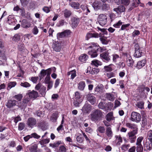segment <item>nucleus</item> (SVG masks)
Here are the masks:
<instances>
[{"label": "nucleus", "instance_id": "1", "mask_svg": "<svg viewBox=\"0 0 152 152\" xmlns=\"http://www.w3.org/2000/svg\"><path fill=\"white\" fill-rule=\"evenodd\" d=\"M88 46L87 49L89 50L88 53L91 58L96 57L98 55V52H101L103 51V49L99 47L94 43H90L88 44Z\"/></svg>", "mask_w": 152, "mask_h": 152}, {"label": "nucleus", "instance_id": "2", "mask_svg": "<svg viewBox=\"0 0 152 152\" xmlns=\"http://www.w3.org/2000/svg\"><path fill=\"white\" fill-rule=\"evenodd\" d=\"M103 115V113L101 110H96L90 115V118L91 121L96 122L100 121Z\"/></svg>", "mask_w": 152, "mask_h": 152}, {"label": "nucleus", "instance_id": "3", "mask_svg": "<svg viewBox=\"0 0 152 152\" xmlns=\"http://www.w3.org/2000/svg\"><path fill=\"white\" fill-rule=\"evenodd\" d=\"M138 89L141 97L143 99L146 98L148 94V92L150 91V88L142 85L138 87Z\"/></svg>", "mask_w": 152, "mask_h": 152}, {"label": "nucleus", "instance_id": "4", "mask_svg": "<svg viewBox=\"0 0 152 152\" xmlns=\"http://www.w3.org/2000/svg\"><path fill=\"white\" fill-rule=\"evenodd\" d=\"M32 104V102H30V99L28 97H24L22 100V102L18 103V106L21 109L25 108L27 106H30Z\"/></svg>", "mask_w": 152, "mask_h": 152}, {"label": "nucleus", "instance_id": "5", "mask_svg": "<svg viewBox=\"0 0 152 152\" xmlns=\"http://www.w3.org/2000/svg\"><path fill=\"white\" fill-rule=\"evenodd\" d=\"M137 133V129H134L128 133L127 136L131 143H132L135 141L136 138V134Z\"/></svg>", "mask_w": 152, "mask_h": 152}, {"label": "nucleus", "instance_id": "6", "mask_svg": "<svg viewBox=\"0 0 152 152\" xmlns=\"http://www.w3.org/2000/svg\"><path fill=\"white\" fill-rule=\"evenodd\" d=\"M141 117L140 114L137 112H133L132 113L131 120L133 121L138 123L141 121Z\"/></svg>", "mask_w": 152, "mask_h": 152}, {"label": "nucleus", "instance_id": "7", "mask_svg": "<svg viewBox=\"0 0 152 152\" xmlns=\"http://www.w3.org/2000/svg\"><path fill=\"white\" fill-rule=\"evenodd\" d=\"M135 53L134 54V57L137 58L141 57L142 54V48L140 47L138 44H136L135 46Z\"/></svg>", "mask_w": 152, "mask_h": 152}, {"label": "nucleus", "instance_id": "8", "mask_svg": "<svg viewBox=\"0 0 152 152\" xmlns=\"http://www.w3.org/2000/svg\"><path fill=\"white\" fill-rule=\"evenodd\" d=\"M107 19V16L105 15L100 14L98 18L99 24L102 26L104 25L106 23Z\"/></svg>", "mask_w": 152, "mask_h": 152}, {"label": "nucleus", "instance_id": "9", "mask_svg": "<svg viewBox=\"0 0 152 152\" xmlns=\"http://www.w3.org/2000/svg\"><path fill=\"white\" fill-rule=\"evenodd\" d=\"M104 92V86L101 84L98 85L94 89V93L96 95H101Z\"/></svg>", "mask_w": 152, "mask_h": 152}, {"label": "nucleus", "instance_id": "10", "mask_svg": "<svg viewBox=\"0 0 152 152\" xmlns=\"http://www.w3.org/2000/svg\"><path fill=\"white\" fill-rule=\"evenodd\" d=\"M51 73V68H49L46 70L43 69L41 71L39 75L40 77V80H41L42 78L45 77L46 75L47 76L50 75Z\"/></svg>", "mask_w": 152, "mask_h": 152}, {"label": "nucleus", "instance_id": "11", "mask_svg": "<svg viewBox=\"0 0 152 152\" xmlns=\"http://www.w3.org/2000/svg\"><path fill=\"white\" fill-rule=\"evenodd\" d=\"M37 123V121L36 119L33 118H29L28 119L27 124L28 127L32 128Z\"/></svg>", "mask_w": 152, "mask_h": 152}, {"label": "nucleus", "instance_id": "12", "mask_svg": "<svg viewBox=\"0 0 152 152\" xmlns=\"http://www.w3.org/2000/svg\"><path fill=\"white\" fill-rule=\"evenodd\" d=\"M108 52H104L100 54V56L103 61L106 62H108L110 60V56Z\"/></svg>", "mask_w": 152, "mask_h": 152}, {"label": "nucleus", "instance_id": "13", "mask_svg": "<svg viewBox=\"0 0 152 152\" xmlns=\"http://www.w3.org/2000/svg\"><path fill=\"white\" fill-rule=\"evenodd\" d=\"M38 92L34 90L32 91L29 90L26 94V95H28L30 99L34 98L35 99L38 97Z\"/></svg>", "mask_w": 152, "mask_h": 152}, {"label": "nucleus", "instance_id": "14", "mask_svg": "<svg viewBox=\"0 0 152 152\" xmlns=\"http://www.w3.org/2000/svg\"><path fill=\"white\" fill-rule=\"evenodd\" d=\"M125 56L127 57L126 63L128 66L132 67L134 64V61L129 55L126 54Z\"/></svg>", "mask_w": 152, "mask_h": 152}, {"label": "nucleus", "instance_id": "15", "mask_svg": "<svg viewBox=\"0 0 152 152\" xmlns=\"http://www.w3.org/2000/svg\"><path fill=\"white\" fill-rule=\"evenodd\" d=\"M80 20L79 19L74 17L72 18L71 20V24L73 28H75L77 26L79 23Z\"/></svg>", "mask_w": 152, "mask_h": 152}, {"label": "nucleus", "instance_id": "16", "mask_svg": "<svg viewBox=\"0 0 152 152\" xmlns=\"http://www.w3.org/2000/svg\"><path fill=\"white\" fill-rule=\"evenodd\" d=\"M146 63V61L145 60H142L138 61L136 66V67L138 69H141L144 66Z\"/></svg>", "mask_w": 152, "mask_h": 152}, {"label": "nucleus", "instance_id": "17", "mask_svg": "<svg viewBox=\"0 0 152 152\" xmlns=\"http://www.w3.org/2000/svg\"><path fill=\"white\" fill-rule=\"evenodd\" d=\"M70 32L69 30H66L64 31L61 33H59L57 34L58 37L60 38L68 36L70 34Z\"/></svg>", "mask_w": 152, "mask_h": 152}, {"label": "nucleus", "instance_id": "18", "mask_svg": "<svg viewBox=\"0 0 152 152\" xmlns=\"http://www.w3.org/2000/svg\"><path fill=\"white\" fill-rule=\"evenodd\" d=\"M87 99L92 104H94L96 103V98L91 94H89L88 95Z\"/></svg>", "mask_w": 152, "mask_h": 152}, {"label": "nucleus", "instance_id": "19", "mask_svg": "<svg viewBox=\"0 0 152 152\" xmlns=\"http://www.w3.org/2000/svg\"><path fill=\"white\" fill-rule=\"evenodd\" d=\"M53 49L56 51H59L61 49V44L58 42H55L53 45Z\"/></svg>", "mask_w": 152, "mask_h": 152}, {"label": "nucleus", "instance_id": "20", "mask_svg": "<svg viewBox=\"0 0 152 152\" xmlns=\"http://www.w3.org/2000/svg\"><path fill=\"white\" fill-rule=\"evenodd\" d=\"M102 5L101 2L98 1H95L93 4L92 6L95 10H97L99 9Z\"/></svg>", "mask_w": 152, "mask_h": 152}, {"label": "nucleus", "instance_id": "21", "mask_svg": "<svg viewBox=\"0 0 152 152\" xmlns=\"http://www.w3.org/2000/svg\"><path fill=\"white\" fill-rule=\"evenodd\" d=\"M125 10L124 7L122 5H120L117 8H114L113 11L119 14L124 12Z\"/></svg>", "mask_w": 152, "mask_h": 152}, {"label": "nucleus", "instance_id": "22", "mask_svg": "<svg viewBox=\"0 0 152 152\" xmlns=\"http://www.w3.org/2000/svg\"><path fill=\"white\" fill-rule=\"evenodd\" d=\"M17 102L15 100H9L8 101V102L7 103V104H6V106L8 108H10L12 107L15 105Z\"/></svg>", "mask_w": 152, "mask_h": 152}, {"label": "nucleus", "instance_id": "23", "mask_svg": "<svg viewBox=\"0 0 152 152\" xmlns=\"http://www.w3.org/2000/svg\"><path fill=\"white\" fill-rule=\"evenodd\" d=\"M80 8L86 15H87L88 13L90 12V10L88 5L86 4H82L80 6Z\"/></svg>", "mask_w": 152, "mask_h": 152}, {"label": "nucleus", "instance_id": "24", "mask_svg": "<svg viewBox=\"0 0 152 152\" xmlns=\"http://www.w3.org/2000/svg\"><path fill=\"white\" fill-rule=\"evenodd\" d=\"M21 26L23 28H27L30 26L31 24L26 20H23L21 23Z\"/></svg>", "mask_w": 152, "mask_h": 152}, {"label": "nucleus", "instance_id": "25", "mask_svg": "<svg viewBox=\"0 0 152 152\" xmlns=\"http://www.w3.org/2000/svg\"><path fill=\"white\" fill-rule=\"evenodd\" d=\"M58 117V113L57 112H55L52 114L50 118V120L52 122H55Z\"/></svg>", "mask_w": 152, "mask_h": 152}, {"label": "nucleus", "instance_id": "26", "mask_svg": "<svg viewBox=\"0 0 152 152\" xmlns=\"http://www.w3.org/2000/svg\"><path fill=\"white\" fill-rule=\"evenodd\" d=\"M106 134L108 137H112L113 136V133L111 128L110 127H107L106 129Z\"/></svg>", "mask_w": 152, "mask_h": 152}, {"label": "nucleus", "instance_id": "27", "mask_svg": "<svg viewBox=\"0 0 152 152\" xmlns=\"http://www.w3.org/2000/svg\"><path fill=\"white\" fill-rule=\"evenodd\" d=\"M86 86V84L85 82L83 81H80L78 84V88L81 91L84 90Z\"/></svg>", "mask_w": 152, "mask_h": 152}, {"label": "nucleus", "instance_id": "28", "mask_svg": "<svg viewBox=\"0 0 152 152\" xmlns=\"http://www.w3.org/2000/svg\"><path fill=\"white\" fill-rule=\"evenodd\" d=\"M88 58V56L85 54H82L79 58L80 60L82 62H85Z\"/></svg>", "mask_w": 152, "mask_h": 152}, {"label": "nucleus", "instance_id": "29", "mask_svg": "<svg viewBox=\"0 0 152 152\" xmlns=\"http://www.w3.org/2000/svg\"><path fill=\"white\" fill-rule=\"evenodd\" d=\"M126 125L127 127H129V128L132 129H134V130H137V125L134 124H131L129 123H127L126 124Z\"/></svg>", "mask_w": 152, "mask_h": 152}, {"label": "nucleus", "instance_id": "30", "mask_svg": "<svg viewBox=\"0 0 152 152\" xmlns=\"http://www.w3.org/2000/svg\"><path fill=\"white\" fill-rule=\"evenodd\" d=\"M70 6L73 8L78 9L79 8L80 4L77 2H72L69 4Z\"/></svg>", "mask_w": 152, "mask_h": 152}, {"label": "nucleus", "instance_id": "31", "mask_svg": "<svg viewBox=\"0 0 152 152\" xmlns=\"http://www.w3.org/2000/svg\"><path fill=\"white\" fill-rule=\"evenodd\" d=\"M106 97L108 100L110 101H113L115 99L114 95L110 93H107Z\"/></svg>", "mask_w": 152, "mask_h": 152}, {"label": "nucleus", "instance_id": "32", "mask_svg": "<svg viewBox=\"0 0 152 152\" xmlns=\"http://www.w3.org/2000/svg\"><path fill=\"white\" fill-rule=\"evenodd\" d=\"M91 64L92 65H94L96 67H97L98 66L101 65L102 64V62L97 60L92 61H91Z\"/></svg>", "mask_w": 152, "mask_h": 152}, {"label": "nucleus", "instance_id": "33", "mask_svg": "<svg viewBox=\"0 0 152 152\" xmlns=\"http://www.w3.org/2000/svg\"><path fill=\"white\" fill-rule=\"evenodd\" d=\"M63 12L64 16L66 18L69 17L72 14L71 12L67 9H65Z\"/></svg>", "mask_w": 152, "mask_h": 152}, {"label": "nucleus", "instance_id": "34", "mask_svg": "<svg viewBox=\"0 0 152 152\" xmlns=\"http://www.w3.org/2000/svg\"><path fill=\"white\" fill-rule=\"evenodd\" d=\"M68 75H71V78L73 79L76 76V71L75 70H72L67 73Z\"/></svg>", "mask_w": 152, "mask_h": 152}, {"label": "nucleus", "instance_id": "35", "mask_svg": "<svg viewBox=\"0 0 152 152\" xmlns=\"http://www.w3.org/2000/svg\"><path fill=\"white\" fill-rule=\"evenodd\" d=\"M46 87L43 86L39 90V92L42 96H45L46 93Z\"/></svg>", "mask_w": 152, "mask_h": 152}, {"label": "nucleus", "instance_id": "36", "mask_svg": "<svg viewBox=\"0 0 152 152\" xmlns=\"http://www.w3.org/2000/svg\"><path fill=\"white\" fill-rule=\"evenodd\" d=\"M90 105L88 104H85L81 110L84 113L87 112L89 110Z\"/></svg>", "mask_w": 152, "mask_h": 152}, {"label": "nucleus", "instance_id": "37", "mask_svg": "<svg viewBox=\"0 0 152 152\" xmlns=\"http://www.w3.org/2000/svg\"><path fill=\"white\" fill-rule=\"evenodd\" d=\"M64 117H63L61 125L59 126L57 129V130L58 132H59L60 131L63 130L64 129L63 125L64 123Z\"/></svg>", "mask_w": 152, "mask_h": 152}, {"label": "nucleus", "instance_id": "38", "mask_svg": "<svg viewBox=\"0 0 152 152\" xmlns=\"http://www.w3.org/2000/svg\"><path fill=\"white\" fill-rule=\"evenodd\" d=\"M113 113L112 112H110L107 114L106 115V119L108 122H110L113 119Z\"/></svg>", "mask_w": 152, "mask_h": 152}, {"label": "nucleus", "instance_id": "39", "mask_svg": "<svg viewBox=\"0 0 152 152\" xmlns=\"http://www.w3.org/2000/svg\"><path fill=\"white\" fill-rule=\"evenodd\" d=\"M37 146L36 144H34L31 146L29 148V149L31 152H37Z\"/></svg>", "mask_w": 152, "mask_h": 152}, {"label": "nucleus", "instance_id": "40", "mask_svg": "<svg viewBox=\"0 0 152 152\" xmlns=\"http://www.w3.org/2000/svg\"><path fill=\"white\" fill-rule=\"evenodd\" d=\"M96 34H95L92 33H88L86 36V40H88L89 39L93 37H96Z\"/></svg>", "mask_w": 152, "mask_h": 152}, {"label": "nucleus", "instance_id": "41", "mask_svg": "<svg viewBox=\"0 0 152 152\" xmlns=\"http://www.w3.org/2000/svg\"><path fill=\"white\" fill-rule=\"evenodd\" d=\"M144 151L149 150V151L151 150L152 145L151 143H146L144 145Z\"/></svg>", "mask_w": 152, "mask_h": 152}, {"label": "nucleus", "instance_id": "42", "mask_svg": "<svg viewBox=\"0 0 152 152\" xmlns=\"http://www.w3.org/2000/svg\"><path fill=\"white\" fill-rule=\"evenodd\" d=\"M75 99H76V100L79 101L80 102L82 101V100L81 99V95L78 91L75 93Z\"/></svg>", "mask_w": 152, "mask_h": 152}, {"label": "nucleus", "instance_id": "43", "mask_svg": "<svg viewBox=\"0 0 152 152\" xmlns=\"http://www.w3.org/2000/svg\"><path fill=\"white\" fill-rule=\"evenodd\" d=\"M26 124L23 122L20 123L18 125V129L19 131H21L23 130L25 128Z\"/></svg>", "mask_w": 152, "mask_h": 152}, {"label": "nucleus", "instance_id": "44", "mask_svg": "<svg viewBox=\"0 0 152 152\" xmlns=\"http://www.w3.org/2000/svg\"><path fill=\"white\" fill-rule=\"evenodd\" d=\"M76 139L77 141L80 143H83L84 141V139L82 137V136L81 134L77 136Z\"/></svg>", "mask_w": 152, "mask_h": 152}, {"label": "nucleus", "instance_id": "45", "mask_svg": "<svg viewBox=\"0 0 152 152\" xmlns=\"http://www.w3.org/2000/svg\"><path fill=\"white\" fill-rule=\"evenodd\" d=\"M144 102L143 101L138 102L136 104V106L139 108L142 109L144 108Z\"/></svg>", "mask_w": 152, "mask_h": 152}, {"label": "nucleus", "instance_id": "46", "mask_svg": "<svg viewBox=\"0 0 152 152\" xmlns=\"http://www.w3.org/2000/svg\"><path fill=\"white\" fill-rule=\"evenodd\" d=\"M136 148V151L137 152H143V147L141 144H137Z\"/></svg>", "mask_w": 152, "mask_h": 152}, {"label": "nucleus", "instance_id": "47", "mask_svg": "<svg viewBox=\"0 0 152 152\" xmlns=\"http://www.w3.org/2000/svg\"><path fill=\"white\" fill-rule=\"evenodd\" d=\"M99 39L102 43L103 44L106 45L107 44L109 41V40H107L106 38L101 37Z\"/></svg>", "mask_w": 152, "mask_h": 152}, {"label": "nucleus", "instance_id": "48", "mask_svg": "<svg viewBox=\"0 0 152 152\" xmlns=\"http://www.w3.org/2000/svg\"><path fill=\"white\" fill-rule=\"evenodd\" d=\"M113 64H111L108 66H104V70L107 72H111L112 71L113 69L112 68L110 67V66L113 65Z\"/></svg>", "mask_w": 152, "mask_h": 152}, {"label": "nucleus", "instance_id": "49", "mask_svg": "<svg viewBox=\"0 0 152 152\" xmlns=\"http://www.w3.org/2000/svg\"><path fill=\"white\" fill-rule=\"evenodd\" d=\"M50 141L49 139H46L44 140H42L39 141V143L41 145H43L44 144L48 143Z\"/></svg>", "mask_w": 152, "mask_h": 152}, {"label": "nucleus", "instance_id": "50", "mask_svg": "<svg viewBox=\"0 0 152 152\" xmlns=\"http://www.w3.org/2000/svg\"><path fill=\"white\" fill-rule=\"evenodd\" d=\"M22 5L23 7L26 6L28 4L29 0H20Z\"/></svg>", "mask_w": 152, "mask_h": 152}, {"label": "nucleus", "instance_id": "51", "mask_svg": "<svg viewBox=\"0 0 152 152\" xmlns=\"http://www.w3.org/2000/svg\"><path fill=\"white\" fill-rule=\"evenodd\" d=\"M20 85L23 87L25 88H27L31 86V85L27 82L21 83Z\"/></svg>", "mask_w": 152, "mask_h": 152}, {"label": "nucleus", "instance_id": "52", "mask_svg": "<svg viewBox=\"0 0 152 152\" xmlns=\"http://www.w3.org/2000/svg\"><path fill=\"white\" fill-rule=\"evenodd\" d=\"M51 78L50 75H48L47 76L45 77L44 80V83L45 84H47L49 83L52 82V81L50 80Z\"/></svg>", "mask_w": 152, "mask_h": 152}, {"label": "nucleus", "instance_id": "53", "mask_svg": "<svg viewBox=\"0 0 152 152\" xmlns=\"http://www.w3.org/2000/svg\"><path fill=\"white\" fill-rule=\"evenodd\" d=\"M14 97L18 101H20L22 99L23 96L22 94H19L18 95H15Z\"/></svg>", "mask_w": 152, "mask_h": 152}, {"label": "nucleus", "instance_id": "54", "mask_svg": "<svg viewBox=\"0 0 152 152\" xmlns=\"http://www.w3.org/2000/svg\"><path fill=\"white\" fill-rule=\"evenodd\" d=\"M20 39V36L18 34H15L13 37L12 40L15 41H18Z\"/></svg>", "mask_w": 152, "mask_h": 152}, {"label": "nucleus", "instance_id": "55", "mask_svg": "<svg viewBox=\"0 0 152 152\" xmlns=\"http://www.w3.org/2000/svg\"><path fill=\"white\" fill-rule=\"evenodd\" d=\"M130 146L129 144H124L122 145L121 148L123 151H126L129 149Z\"/></svg>", "mask_w": 152, "mask_h": 152}, {"label": "nucleus", "instance_id": "56", "mask_svg": "<svg viewBox=\"0 0 152 152\" xmlns=\"http://www.w3.org/2000/svg\"><path fill=\"white\" fill-rule=\"evenodd\" d=\"M16 84V83L15 82H10L8 84V87L10 89L12 87L15 86Z\"/></svg>", "mask_w": 152, "mask_h": 152}, {"label": "nucleus", "instance_id": "57", "mask_svg": "<svg viewBox=\"0 0 152 152\" xmlns=\"http://www.w3.org/2000/svg\"><path fill=\"white\" fill-rule=\"evenodd\" d=\"M123 23L121 20H119L117 23L114 24L113 25L114 27L116 28H119L120 27V26Z\"/></svg>", "mask_w": 152, "mask_h": 152}, {"label": "nucleus", "instance_id": "58", "mask_svg": "<svg viewBox=\"0 0 152 152\" xmlns=\"http://www.w3.org/2000/svg\"><path fill=\"white\" fill-rule=\"evenodd\" d=\"M110 9V7L108 5L106 4H104L102 5V9L103 10H108Z\"/></svg>", "mask_w": 152, "mask_h": 152}, {"label": "nucleus", "instance_id": "59", "mask_svg": "<svg viewBox=\"0 0 152 152\" xmlns=\"http://www.w3.org/2000/svg\"><path fill=\"white\" fill-rule=\"evenodd\" d=\"M97 28L99 30L102 32L103 34H107V32L106 30V29L104 28H101L99 27H97Z\"/></svg>", "mask_w": 152, "mask_h": 152}, {"label": "nucleus", "instance_id": "60", "mask_svg": "<svg viewBox=\"0 0 152 152\" xmlns=\"http://www.w3.org/2000/svg\"><path fill=\"white\" fill-rule=\"evenodd\" d=\"M66 149L63 145H62L59 148L58 152H66Z\"/></svg>", "mask_w": 152, "mask_h": 152}, {"label": "nucleus", "instance_id": "61", "mask_svg": "<svg viewBox=\"0 0 152 152\" xmlns=\"http://www.w3.org/2000/svg\"><path fill=\"white\" fill-rule=\"evenodd\" d=\"M98 131L100 133H104V132L105 129L103 126H100L97 129Z\"/></svg>", "mask_w": 152, "mask_h": 152}, {"label": "nucleus", "instance_id": "62", "mask_svg": "<svg viewBox=\"0 0 152 152\" xmlns=\"http://www.w3.org/2000/svg\"><path fill=\"white\" fill-rule=\"evenodd\" d=\"M140 34V32L138 30H134L132 33V36L134 37Z\"/></svg>", "mask_w": 152, "mask_h": 152}, {"label": "nucleus", "instance_id": "63", "mask_svg": "<svg viewBox=\"0 0 152 152\" xmlns=\"http://www.w3.org/2000/svg\"><path fill=\"white\" fill-rule=\"evenodd\" d=\"M147 137L148 140L152 138V130H150L147 132Z\"/></svg>", "mask_w": 152, "mask_h": 152}, {"label": "nucleus", "instance_id": "64", "mask_svg": "<svg viewBox=\"0 0 152 152\" xmlns=\"http://www.w3.org/2000/svg\"><path fill=\"white\" fill-rule=\"evenodd\" d=\"M50 7H45L42 9L46 13L49 12L50 10Z\"/></svg>", "mask_w": 152, "mask_h": 152}]
</instances>
